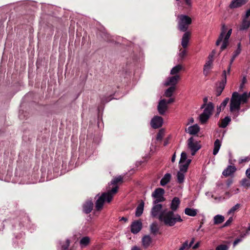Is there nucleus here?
Returning <instances> with one entry per match:
<instances>
[{
  "instance_id": "obj_1",
  "label": "nucleus",
  "mask_w": 250,
  "mask_h": 250,
  "mask_svg": "<svg viewBox=\"0 0 250 250\" xmlns=\"http://www.w3.org/2000/svg\"><path fill=\"white\" fill-rule=\"evenodd\" d=\"M123 182V177L121 176L113 178L110 182V184L114 187L107 192H104L98 198L95 203V207L97 210H100L103 207L104 202L110 203L112 200L113 196L115 194L118 190L119 187L117 186L118 183Z\"/></svg>"
},
{
  "instance_id": "obj_2",
  "label": "nucleus",
  "mask_w": 250,
  "mask_h": 250,
  "mask_svg": "<svg viewBox=\"0 0 250 250\" xmlns=\"http://www.w3.org/2000/svg\"><path fill=\"white\" fill-rule=\"evenodd\" d=\"M250 97V91L249 93L245 92L242 94H239L237 92L232 93L230 99L229 110L235 117L239 114L241 104L247 103Z\"/></svg>"
},
{
  "instance_id": "obj_3",
  "label": "nucleus",
  "mask_w": 250,
  "mask_h": 250,
  "mask_svg": "<svg viewBox=\"0 0 250 250\" xmlns=\"http://www.w3.org/2000/svg\"><path fill=\"white\" fill-rule=\"evenodd\" d=\"M159 220L168 227L174 226L177 222H182L183 219L179 214L167 209L163 210L159 216Z\"/></svg>"
},
{
  "instance_id": "obj_4",
  "label": "nucleus",
  "mask_w": 250,
  "mask_h": 250,
  "mask_svg": "<svg viewBox=\"0 0 250 250\" xmlns=\"http://www.w3.org/2000/svg\"><path fill=\"white\" fill-rule=\"evenodd\" d=\"M232 32V29H230L227 32V27L225 25H223L222 27L221 33L216 42V45H219L221 42H223V43L221 46V51L224 50L228 45V40Z\"/></svg>"
},
{
  "instance_id": "obj_5",
  "label": "nucleus",
  "mask_w": 250,
  "mask_h": 250,
  "mask_svg": "<svg viewBox=\"0 0 250 250\" xmlns=\"http://www.w3.org/2000/svg\"><path fill=\"white\" fill-rule=\"evenodd\" d=\"M178 29L183 32L186 31L191 23V19L188 16L180 15L178 16Z\"/></svg>"
},
{
  "instance_id": "obj_6",
  "label": "nucleus",
  "mask_w": 250,
  "mask_h": 250,
  "mask_svg": "<svg viewBox=\"0 0 250 250\" xmlns=\"http://www.w3.org/2000/svg\"><path fill=\"white\" fill-rule=\"evenodd\" d=\"M203 112L200 115L199 119L202 124L205 123L209 119L214 109V105L211 102H209L205 107Z\"/></svg>"
},
{
  "instance_id": "obj_7",
  "label": "nucleus",
  "mask_w": 250,
  "mask_h": 250,
  "mask_svg": "<svg viewBox=\"0 0 250 250\" xmlns=\"http://www.w3.org/2000/svg\"><path fill=\"white\" fill-rule=\"evenodd\" d=\"M187 146L191 152V155H194L201 148L200 142L195 140L193 137H190L187 141Z\"/></svg>"
},
{
  "instance_id": "obj_8",
  "label": "nucleus",
  "mask_w": 250,
  "mask_h": 250,
  "mask_svg": "<svg viewBox=\"0 0 250 250\" xmlns=\"http://www.w3.org/2000/svg\"><path fill=\"white\" fill-rule=\"evenodd\" d=\"M165 190L162 188H157L152 193V197L155 199L153 202V204H156L159 202H164L165 198L164 197Z\"/></svg>"
},
{
  "instance_id": "obj_9",
  "label": "nucleus",
  "mask_w": 250,
  "mask_h": 250,
  "mask_svg": "<svg viewBox=\"0 0 250 250\" xmlns=\"http://www.w3.org/2000/svg\"><path fill=\"white\" fill-rule=\"evenodd\" d=\"M188 169L187 165H182L179 167V170L177 174V181L179 184H183L184 182Z\"/></svg>"
},
{
  "instance_id": "obj_10",
  "label": "nucleus",
  "mask_w": 250,
  "mask_h": 250,
  "mask_svg": "<svg viewBox=\"0 0 250 250\" xmlns=\"http://www.w3.org/2000/svg\"><path fill=\"white\" fill-rule=\"evenodd\" d=\"M163 124V119L158 116H154L151 120L150 124L152 128L156 129L161 127Z\"/></svg>"
},
{
  "instance_id": "obj_11",
  "label": "nucleus",
  "mask_w": 250,
  "mask_h": 250,
  "mask_svg": "<svg viewBox=\"0 0 250 250\" xmlns=\"http://www.w3.org/2000/svg\"><path fill=\"white\" fill-rule=\"evenodd\" d=\"M162 205L160 204H153V206L151 208V215L153 217L159 216L161 212L163 211Z\"/></svg>"
},
{
  "instance_id": "obj_12",
  "label": "nucleus",
  "mask_w": 250,
  "mask_h": 250,
  "mask_svg": "<svg viewBox=\"0 0 250 250\" xmlns=\"http://www.w3.org/2000/svg\"><path fill=\"white\" fill-rule=\"evenodd\" d=\"M142 228V223L140 220L132 222L131 225V231L134 234L138 233Z\"/></svg>"
},
{
  "instance_id": "obj_13",
  "label": "nucleus",
  "mask_w": 250,
  "mask_h": 250,
  "mask_svg": "<svg viewBox=\"0 0 250 250\" xmlns=\"http://www.w3.org/2000/svg\"><path fill=\"white\" fill-rule=\"evenodd\" d=\"M179 80L180 76L179 75H174L173 76L169 77L165 82V85L166 86L171 85L175 86Z\"/></svg>"
},
{
  "instance_id": "obj_14",
  "label": "nucleus",
  "mask_w": 250,
  "mask_h": 250,
  "mask_svg": "<svg viewBox=\"0 0 250 250\" xmlns=\"http://www.w3.org/2000/svg\"><path fill=\"white\" fill-rule=\"evenodd\" d=\"M248 0H232L229 5L230 9H234L240 7L245 4Z\"/></svg>"
},
{
  "instance_id": "obj_15",
  "label": "nucleus",
  "mask_w": 250,
  "mask_h": 250,
  "mask_svg": "<svg viewBox=\"0 0 250 250\" xmlns=\"http://www.w3.org/2000/svg\"><path fill=\"white\" fill-rule=\"evenodd\" d=\"M167 109V100L165 99L160 100L158 105L159 113L161 115H163L165 114Z\"/></svg>"
},
{
  "instance_id": "obj_16",
  "label": "nucleus",
  "mask_w": 250,
  "mask_h": 250,
  "mask_svg": "<svg viewBox=\"0 0 250 250\" xmlns=\"http://www.w3.org/2000/svg\"><path fill=\"white\" fill-rule=\"evenodd\" d=\"M191 160L187 159V153L185 152H182L181 154V158L179 161V167H180L182 165H187V168L191 163Z\"/></svg>"
},
{
  "instance_id": "obj_17",
  "label": "nucleus",
  "mask_w": 250,
  "mask_h": 250,
  "mask_svg": "<svg viewBox=\"0 0 250 250\" xmlns=\"http://www.w3.org/2000/svg\"><path fill=\"white\" fill-rule=\"evenodd\" d=\"M180 204V200L177 197H175L173 198L170 205V208L171 211L173 212L176 211L179 207Z\"/></svg>"
},
{
  "instance_id": "obj_18",
  "label": "nucleus",
  "mask_w": 250,
  "mask_h": 250,
  "mask_svg": "<svg viewBox=\"0 0 250 250\" xmlns=\"http://www.w3.org/2000/svg\"><path fill=\"white\" fill-rule=\"evenodd\" d=\"M190 36V33L188 31L186 32L184 34L181 41V45L184 48H186L188 47L189 41Z\"/></svg>"
},
{
  "instance_id": "obj_19",
  "label": "nucleus",
  "mask_w": 250,
  "mask_h": 250,
  "mask_svg": "<svg viewBox=\"0 0 250 250\" xmlns=\"http://www.w3.org/2000/svg\"><path fill=\"white\" fill-rule=\"evenodd\" d=\"M241 51V43H240V42H239L238 44V47H237V49L234 52V53H233V55L232 56V58L230 59V63H229V66L228 68V73H229L231 65L232 62H233V61L235 60V58L240 53Z\"/></svg>"
},
{
  "instance_id": "obj_20",
  "label": "nucleus",
  "mask_w": 250,
  "mask_h": 250,
  "mask_svg": "<svg viewBox=\"0 0 250 250\" xmlns=\"http://www.w3.org/2000/svg\"><path fill=\"white\" fill-rule=\"evenodd\" d=\"M200 130V128L199 126L195 124L189 126L186 131L190 135H196L199 132Z\"/></svg>"
},
{
  "instance_id": "obj_21",
  "label": "nucleus",
  "mask_w": 250,
  "mask_h": 250,
  "mask_svg": "<svg viewBox=\"0 0 250 250\" xmlns=\"http://www.w3.org/2000/svg\"><path fill=\"white\" fill-rule=\"evenodd\" d=\"M236 170L235 167L232 166H229L222 172V174L228 177L231 175Z\"/></svg>"
},
{
  "instance_id": "obj_22",
  "label": "nucleus",
  "mask_w": 250,
  "mask_h": 250,
  "mask_svg": "<svg viewBox=\"0 0 250 250\" xmlns=\"http://www.w3.org/2000/svg\"><path fill=\"white\" fill-rule=\"evenodd\" d=\"M250 26V20L248 18L244 17L242 20V23L240 26L239 30L244 31L247 30Z\"/></svg>"
},
{
  "instance_id": "obj_23",
  "label": "nucleus",
  "mask_w": 250,
  "mask_h": 250,
  "mask_svg": "<svg viewBox=\"0 0 250 250\" xmlns=\"http://www.w3.org/2000/svg\"><path fill=\"white\" fill-rule=\"evenodd\" d=\"M171 179V175L170 173H166L160 181V185L162 186H165L168 184Z\"/></svg>"
},
{
  "instance_id": "obj_24",
  "label": "nucleus",
  "mask_w": 250,
  "mask_h": 250,
  "mask_svg": "<svg viewBox=\"0 0 250 250\" xmlns=\"http://www.w3.org/2000/svg\"><path fill=\"white\" fill-rule=\"evenodd\" d=\"M93 204L91 201L86 202L83 206V211L87 214L90 213L93 208Z\"/></svg>"
},
{
  "instance_id": "obj_25",
  "label": "nucleus",
  "mask_w": 250,
  "mask_h": 250,
  "mask_svg": "<svg viewBox=\"0 0 250 250\" xmlns=\"http://www.w3.org/2000/svg\"><path fill=\"white\" fill-rule=\"evenodd\" d=\"M222 145V141L219 139H216L214 142L213 154L216 155L219 152Z\"/></svg>"
},
{
  "instance_id": "obj_26",
  "label": "nucleus",
  "mask_w": 250,
  "mask_h": 250,
  "mask_svg": "<svg viewBox=\"0 0 250 250\" xmlns=\"http://www.w3.org/2000/svg\"><path fill=\"white\" fill-rule=\"evenodd\" d=\"M184 212L188 216L194 217L197 215L198 211L195 208H187L185 209Z\"/></svg>"
},
{
  "instance_id": "obj_27",
  "label": "nucleus",
  "mask_w": 250,
  "mask_h": 250,
  "mask_svg": "<svg viewBox=\"0 0 250 250\" xmlns=\"http://www.w3.org/2000/svg\"><path fill=\"white\" fill-rule=\"evenodd\" d=\"M70 245V241L68 239L64 242H60L58 246V250H66Z\"/></svg>"
},
{
  "instance_id": "obj_28",
  "label": "nucleus",
  "mask_w": 250,
  "mask_h": 250,
  "mask_svg": "<svg viewBox=\"0 0 250 250\" xmlns=\"http://www.w3.org/2000/svg\"><path fill=\"white\" fill-rule=\"evenodd\" d=\"M194 242V238H192L190 243H188V241H185L179 248V250H188L192 245Z\"/></svg>"
},
{
  "instance_id": "obj_29",
  "label": "nucleus",
  "mask_w": 250,
  "mask_h": 250,
  "mask_svg": "<svg viewBox=\"0 0 250 250\" xmlns=\"http://www.w3.org/2000/svg\"><path fill=\"white\" fill-rule=\"evenodd\" d=\"M151 238L149 235H145L142 238V244L143 246L146 248L151 243Z\"/></svg>"
},
{
  "instance_id": "obj_30",
  "label": "nucleus",
  "mask_w": 250,
  "mask_h": 250,
  "mask_svg": "<svg viewBox=\"0 0 250 250\" xmlns=\"http://www.w3.org/2000/svg\"><path fill=\"white\" fill-rule=\"evenodd\" d=\"M183 69V67L181 64H178L173 67L170 70V74L173 75H177V74Z\"/></svg>"
},
{
  "instance_id": "obj_31",
  "label": "nucleus",
  "mask_w": 250,
  "mask_h": 250,
  "mask_svg": "<svg viewBox=\"0 0 250 250\" xmlns=\"http://www.w3.org/2000/svg\"><path fill=\"white\" fill-rule=\"evenodd\" d=\"M90 239L88 236H85L82 238L80 241V244L81 248L86 247L90 243Z\"/></svg>"
},
{
  "instance_id": "obj_32",
  "label": "nucleus",
  "mask_w": 250,
  "mask_h": 250,
  "mask_svg": "<svg viewBox=\"0 0 250 250\" xmlns=\"http://www.w3.org/2000/svg\"><path fill=\"white\" fill-rule=\"evenodd\" d=\"M144 202L140 203L137 206V207L136 209V211H135L136 216L139 217L142 214V213L143 212V210H144Z\"/></svg>"
},
{
  "instance_id": "obj_33",
  "label": "nucleus",
  "mask_w": 250,
  "mask_h": 250,
  "mask_svg": "<svg viewBox=\"0 0 250 250\" xmlns=\"http://www.w3.org/2000/svg\"><path fill=\"white\" fill-rule=\"evenodd\" d=\"M223 76L224 77L223 79L221 82H219L218 85L217 86L219 87L220 88H222L223 89H224L227 83V76L226 70L223 71Z\"/></svg>"
},
{
  "instance_id": "obj_34",
  "label": "nucleus",
  "mask_w": 250,
  "mask_h": 250,
  "mask_svg": "<svg viewBox=\"0 0 250 250\" xmlns=\"http://www.w3.org/2000/svg\"><path fill=\"white\" fill-rule=\"evenodd\" d=\"M212 62L210 61H207L204 66V73L205 75H207L209 72V70L211 68Z\"/></svg>"
},
{
  "instance_id": "obj_35",
  "label": "nucleus",
  "mask_w": 250,
  "mask_h": 250,
  "mask_svg": "<svg viewBox=\"0 0 250 250\" xmlns=\"http://www.w3.org/2000/svg\"><path fill=\"white\" fill-rule=\"evenodd\" d=\"M225 218L221 215H216L213 218L214 224L218 225L222 223L224 221Z\"/></svg>"
},
{
  "instance_id": "obj_36",
  "label": "nucleus",
  "mask_w": 250,
  "mask_h": 250,
  "mask_svg": "<svg viewBox=\"0 0 250 250\" xmlns=\"http://www.w3.org/2000/svg\"><path fill=\"white\" fill-rule=\"evenodd\" d=\"M175 90V87L174 86H171L168 89L166 90L165 92V95L167 97H171L173 95L174 91Z\"/></svg>"
},
{
  "instance_id": "obj_37",
  "label": "nucleus",
  "mask_w": 250,
  "mask_h": 250,
  "mask_svg": "<svg viewBox=\"0 0 250 250\" xmlns=\"http://www.w3.org/2000/svg\"><path fill=\"white\" fill-rule=\"evenodd\" d=\"M231 119L230 117L227 116L225 117L221 122L220 126L222 128H225L230 122Z\"/></svg>"
},
{
  "instance_id": "obj_38",
  "label": "nucleus",
  "mask_w": 250,
  "mask_h": 250,
  "mask_svg": "<svg viewBox=\"0 0 250 250\" xmlns=\"http://www.w3.org/2000/svg\"><path fill=\"white\" fill-rule=\"evenodd\" d=\"M240 204H236L235 206L232 207L228 212V214H231L233 215L234 212L238 210L240 208Z\"/></svg>"
},
{
  "instance_id": "obj_39",
  "label": "nucleus",
  "mask_w": 250,
  "mask_h": 250,
  "mask_svg": "<svg viewBox=\"0 0 250 250\" xmlns=\"http://www.w3.org/2000/svg\"><path fill=\"white\" fill-rule=\"evenodd\" d=\"M159 229L156 223H153L150 226V231L154 235L156 234L158 231Z\"/></svg>"
},
{
  "instance_id": "obj_40",
  "label": "nucleus",
  "mask_w": 250,
  "mask_h": 250,
  "mask_svg": "<svg viewBox=\"0 0 250 250\" xmlns=\"http://www.w3.org/2000/svg\"><path fill=\"white\" fill-rule=\"evenodd\" d=\"M165 135V130L164 129H160L157 134L156 140L161 141L163 139Z\"/></svg>"
},
{
  "instance_id": "obj_41",
  "label": "nucleus",
  "mask_w": 250,
  "mask_h": 250,
  "mask_svg": "<svg viewBox=\"0 0 250 250\" xmlns=\"http://www.w3.org/2000/svg\"><path fill=\"white\" fill-rule=\"evenodd\" d=\"M229 98H226L222 102V103L220 104V108L221 109V108L222 109H224V108L226 107V106L227 105V104H228V102H229Z\"/></svg>"
},
{
  "instance_id": "obj_42",
  "label": "nucleus",
  "mask_w": 250,
  "mask_h": 250,
  "mask_svg": "<svg viewBox=\"0 0 250 250\" xmlns=\"http://www.w3.org/2000/svg\"><path fill=\"white\" fill-rule=\"evenodd\" d=\"M241 185L244 187H249L250 186V181L246 178L242 180Z\"/></svg>"
},
{
  "instance_id": "obj_43",
  "label": "nucleus",
  "mask_w": 250,
  "mask_h": 250,
  "mask_svg": "<svg viewBox=\"0 0 250 250\" xmlns=\"http://www.w3.org/2000/svg\"><path fill=\"white\" fill-rule=\"evenodd\" d=\"M229 247L226 245H220L218 246L215 250H228Z\"/></svg>"
},
{
  "instance_id": "obj_44",
  "label": "nucleus",
  "mask_w": 250,
  "mask_h": 250,
  "mask_svg": "<svg viewBox=\"0 0 250 250\" xmlns=\"http://www.w3.org/2000/svg\"><path fill=\"white\" fill-rule=\"evenodd\" d=\"M186 54H187V52H186V50H185V49H180V52H179V56L181 58V59H183L185 56L186 55Z\"/></svg>"
},
{
  "instance_id": "obj_45",
  "label": "nucleus",
  "mask_w": 250,
  "mask_h": 250,
  "mask_svg": "<svg viewBox=\"0 0 250 250\" xmlns=\"http://www.w3.org/2000/svg\"><path fill=\"white\" fill-rule=\"evenodd\" d=\"M245 234H244L243 236H241V238H238L236 239L233 242V247H235L237 244H238L239 242H241L243 240V238L244 237Z\"/></svg>"
},
{
  "instance_id": "obj_46",
  "label": "nucleus",
  "mask_w": 250,
  "mask_h": 250,
  "mask_svg": "<svg viewBox=\"0 0 250 250\" xmlns=\"http://www.w3.org/2000/svg\"><path fill=\"white\" fill-rule=\"evenodd\" d=\"M223 90L224 89H223L222 88H220L219 87L217 86L216 89V95L217 96H220Z\"/></svg>"
},
{
  "instance_id": "obj_47",
  "label": "nucleus",
  "mask_w": 250,
  "mask_h": 250,
  "mask_svg": "<svg viewBox=\"0 0 250 250\" xmlns=\"http://www.w3.org/2000/svg\"><path fill=\"white\" fill-rule=\"evenodd\" d=\"M232 221H233L232 217H229V219L224 224V227H227V226H229L230 224V223L232 222Z\"/></svg>"
},
{
  "instance_id": "obj_48",
  "label": "nucleus",
  "mask_w": 250,
  "mask_h": 250,
  "mask_svg": "<svg viewBox=\"0 0 250 250\" xmlns=\"http://www.w3.org/2000/svg\"><path fill=\"white\" fill-rule=\"evenodd\" d=\"M215 52L214 51H212L211 53L210 54L208 58V61H210L211 62H213V58L214 56Z\"/></svg>"
},
{
  "instance_id": "obj_49",
  "label": "nucleus",
  "mask_w": 250,
  "mask_h": 250,
  "mask_svg": "<svg viewBox=\"0 0 250 250\" xmlns=\"http://www.w3.org/2000/svg\"><path fill=\"white\" fill-rule=\"evenodd\" d=\"M208 101V99L207 97H205L203 99L204 104L201 106V108H204V107L207 105V104H207Z\"/></svg>"
},
{
  "instance_id": "obj_50",
  "label": "nucleus",
  "mask_w": 250,
  "mask_h": 250,
  "mask_svg": "<svg viewBox=\"0 0 250 250\" xmlns=\"http://www.w3.org/2000/svg\"><path fill=\"white\" fill-rule=\"evenodd\" d=\"M176 0V1H179L180 0ZM184 1H185V2L186 4L188 6H189V7L191 6L192 3H191V0H184Z\"/></svg>"
},
{
  "instance_id": "obj_51",
  "label": "nucleus",
  "mask_w": 250,
  "mask_h": 250,
  "mask_svg": "<svg viewBox=\"0 0 250 250\" xmlns=\"http://www.w3.org/2000/svg\"><path fill=\"white\" fill-rule=\"evenodd\" d=\"M250 16V8L247 10L245 18H248Z\"/></svg>"
},
{
  "instance_id": "obj_52",
  "label": "nucleus",
  "mask_w": 250,
  "mask_h": 250,
  "mask_svg": "<svg viewBox=\"0 0 250 250\" xmlns=\"http://www.w3.org/2000/svg\"><path fill=\"white\" fill-rule=\"evenodd\" d=\"M246 174L247 176L250 179V167L247 169Z\"/></svg>"
},
{
  "instance_id": "obj_53",
  "label": "nucleus",
  "mask_w": 250,
  "mask_h": 250,
  "mask_svg": "<svg viewBox=\"0 0 250 250\" xmlns=\"http://www.w3.org/2000/svg\"><path fill=\"white\" fill-rule=\"evenodd\" d=\"M174 101V98H170L169 100L167 101V105L169 104L172 103Z\"/></svg>"
},
{
  "instance_id": "obj_54",
  "label": "nucleus",
  "mask_w": 250,
  "mask_h": 250,
  "mask_svg": "<svg viewBox=\"0 0 250 250\" xmlns=\"http://www.w3.org/2000/svg\"><path fill=\"white\" fill-rule=\"evenodd\" d=\"M119 221H123L125 222H126L127 221V218L125 217H122L121 218H119Z\"/></svg>"
},
{
  "instance_id": "obj_55",
  "label": "nucleus",
  "mask_w": 250,
  "mask_h": 250,
  "mask_svg": "<svg viewBox=\"0 0 250 250\" xmlns=\"http://www.w3.org/2000/svg\"><path fill=\"white\" fill-rule=\"evenodd\" d=\"M249 161V158L248 157H246V158H245L244 159H241L240 161V163H242V162H248Z\"/></svg>"
},
{
  "instance_id": "obj_56",
  "label": "nucleus",
  "mask_w": 250,
  "mask_h": 250,
  "mask_svg": "<svg viewBox=\"0 0 250 250\" xmlns=\"http://www.w3.org/2000/svg\"><path fill=\"white\" fill-rule=\"evenodd\" d=\"M199 246V243L197 242L193 246L192 249L194 250H195L198 248Z\"/></svg>"
},
{
  "instance_id": "obj_57",
  "label": "nucleus",
  "mask_w": 250,
  "mask_h": 250,
  "mask_svg": "<svg viewBox=\"0 0 250 250\" xmlns=\"http://www.w3.org/2000/svg\"><path fill=\"white\" fill-rule=\"evenodd\" d=\"M175 159H176V154H175V153H174L173 154V155H172V158H171V162L172 163L174 162L175 161Z\"/></svg>"
},
{
  "instance_id": "obj_58",
  "label": "nucleus",
  "mask_w": 250,
  "mask_h": 250,
  "mask_svg": "<svg viewBox=\"0 0 250 250\" xmlns=\"http://www.w3.org/2000/svg\"><path fill=\"white\" fill-rule=\"evenodd\" d=\"M131 250H141L140 248L137 246H134L132 248Z\"/></svg>"
},
{
  "instance_id": "obj_59",
  "label": "nucleus",
  "mask_w": 250,
  "mask_h": 250,
  "mask_svg": "<svg viewBox=\"0 0 250 250\" xmlns=\"http://www.w3.org/2000/svg\"><path fill=\"white\" fill-rule=\"evenodd\" d=\"M246 82H247V79L245 77H244L242 79L241 83L245 84L246 83Z\"/></svg>"
},
{
  "instance_id": "obj_60",
  "label": "nucleus",
  "mask_w": 250,
  "mask_h": 250,
  "mask_svg": "<svg viewBox=\"0 0 250 250\" xmlns=\"http://www.w3.org/2000/svg\"><path fill=\"white\" fill-rule=\"evenodd\" d=\"M244 84H243V83H241L240 85V87H239V89H240V90H242V89L244 88Z\"/></svg>"
},
{
  "instance_id": "obj_61",
  "label": "nucleus",
  "mask_w": 250,
  "mask_h": 250,
  "mask_svg": "<svg viewBox=\"0 0 250 250\" xmlns=\"http://www.w3.org/2000/svg\"><path fill=\"white\" fill-rule=\"evenodd\" d=\"M222 110H223V109H222V108L220 109V106L218 107L217 109V113L219 114Z\"/></svg>"
},
{
  "instance_id": "obj_62",
  "label": "nucleus",
  "mask_w": 250,
  "mask_h": 250,
  "mask_svg": "<svg viewBox=\"0 0 250 250\" xmlns=\"http://www.w3.org/2000/svg\"><path fill=\"white\" fill-rule=\"evenodd\" d=\"M167 144H168V141H165L164 143V146H166Z\"/></svg>"
},
{
  "instance_id": "obj_63",
  "label": "nucleus",
  "mask_w": 250,
  "mask_h": 250,
  "mask_svg": "<svg viewBox=\"0 0 250 250\" xmlns=\"http://www.w3.org/2000/svg\"><path fill=\"white\" fill-rule=\"evenodd\" d=\"M193 121H194V120H193V118H191V119H190V123H192L193 122Z\"/></svg>"
},
{
  "instance_id": "obj_64",
  "label": "nucleus",
  "mask_w": 250,
  "mask_h": 250,
  "mask_svg": "<svg viewBox=\"0 0 250 250\" xmlns=\"http://www.w3.org/2000/svg\"><path fill=\"white\" fill-rule=\"evenodd\" d=\"M248 229L249 230H250V225L249 226L248 228Z\"/></svg>"
}]
</instances>
